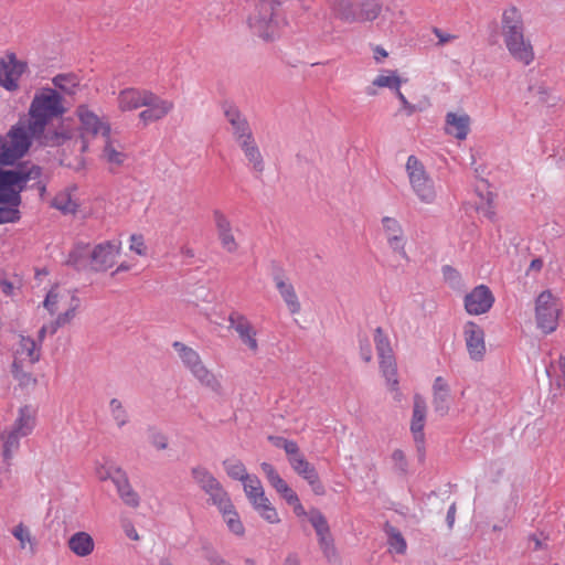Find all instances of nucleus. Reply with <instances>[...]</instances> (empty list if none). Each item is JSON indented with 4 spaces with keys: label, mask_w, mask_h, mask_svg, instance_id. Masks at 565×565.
<instances>
[{
    "label": "nucleus",
    "mask_w": 565,
    "mask_h": 565,
    "mask_svg": "<svg viewBox=\"0 0 565 565\" xmlns=\"http://www.w3.org/2000/svg\"><path fill=\"white\" fill-rule=\"evenodd\" d=\"M0 171L18 172L19 174L22 175V180L19 181L17 185H12L8 190L2 191V193L4 194L10 193L11 191L15 192L19 196L18 201H0V203L8 205L0 206V224L14 223L20 220V211L18 210V207L22 201L21 192L28 188V183H30L31 180L36 179L41 174V172H43V169L40 166L33 163L32 161H21L13 169H0Z\"/></svg>",
    "instance_id": "7ed1b4c3"
},
{
    "label": "nucleus",
    "mask_w": 565,
    "mask_h": 565,
    "mask_svg": "<svg viewBox=\"0 0 565 565\" xmlns=\"http://www.w3.org/2000/svg\"><path fill=\"white\" fill-rule=\"evenodd\" d=\"M477 210L487 218L493 220L495 216L494 207L492 205V193L488 194L484 205L478 206Z\"/></svg>",
    "instance_id": "052dcab7"
},
{
    "label": "nucleus",
    "mask_w": 565,
    "mask_h": 565,
    "mask_svg": "<svg viewBox=\"0 0 565 565\" xmlns=\"http://www.w3.org/2000/svg\"><path fill=\"white\" fill-rule=\"evenodd\" d=\"M109 478L116 486L118 495L122 502L131 508H138L140 504L139 494L130 486L127 473L119 467H109L107 476L103 479Z\"/></svg>",
    "instance_id": "4468645a"
},
{
    "label": "nucleus",
    "mask_w": 565,
    "mask_h": 565,
    "mask_svg": "<svg viewBox=\"0 0 565 565\" xmlns=\"http://www.w3.org/2000/svg\"><path fill=\"white\" fill-rule=\"evenodd\" d=\"M17 353L28 356L31 363H35L40 360V347L30 337H20V343Z\"/></svg>",
    "instance_id": "37998d69"
},
{
    "label": "nucleus",
    "mask_w": 565,
    "mask_h": 565,
    "mask_svg": "<svg viewBox=\"0 0 565 565\" xmlns=\"http://www.w3.org/2000/svg\"><path fill=\"white\" fill-rule=\"evenodd\" d=\"M274 281L290 313H299L301 305L298 300L294 286L280 274L274 276Z\"/></svg>",
    "instance_id": "cd10ccee"
},
{
    "label": "nucleus",
    "mask_w": 565,
    "mask_h": 565,
    "mask_svg": "<svg viewBox=\"0 0 565 565\" xmlns=\"http://www.w3.org/2000/svg\"><path fill=\"white\" fill-rule=\"evenodd\" d=\"M319 546L322 551L323 556L327 558L329 563L335 564L339 563V554L334 545V539L332 535L329 537H324L319 540Z\"/></svg>",
    "instance_id": "603ef678"
},
{
    "label": "nucleus",
    "mask_w": 565,
    "mask_h": 565,
    "mask_svg": "<svg viewBox=\"0 0 565 565\" xmlns=\"http://www.w3.org/2000/svg\"><path fill=\"white\" fill-rule=\"evenodd\" d=\"M406 171L411 186L417 198L423 203L431 204L436 199V191L424 164L415 156H409L406 162Z\"/></svg>",
    "instance_id": "39448f33"
},
{
    "label": "nucleus",
    "mask_w": 565,
    "mask_h": 565,
    "mask_svg": "<svg viewBox=\"0 0 565 565\" xmlns=\"http://www.w3.org/2000/svg\"><path fill=\"white\" fill-rule=\"evenodd\" d=\"M374 342L376 345L377 354L380 360H384L387 356H394L393 350L390 344L388 338L384 334V331L381 327L375 329L374 333Z\"/></svg>",
    "instance_id": "49530a36"
},
{
    "label": "nucleus",
    "mask_w": 565,
    "mask_h": 565,
    "mask_svg": "<svg viewBox=\"0 0 565 565\" xmlns=\"http://www.w3.org/2000/svg\"><path fill=\"white\" fill-rule=\"evenodd\" d=\"M34 426L35 416L31 407L28 405L21 407L12 429L6 436L3 444V457L6 460H9L12 451L18 449L20 438L31 434ZM2 438H4V436H2Z\"/></svg>",
    "instance_id": "0eeeda50"
},
{
    "label": "nucleus",
    "mask_w": 565,
    "mask_h": 565,
    "mask_svg": "<svg viewBox=\"0 0 565 565\" xmlns=\"http://www.w3.org/2000/svg\"><path fill=\"white\" fill-rule=\"evenodd\" d=\"M243 484L244 491L254 509L256 505H259V502H267L268 498L265 495L262 482L256 476L247 479V481H245Z\"/></svg>",
    "instance_id": "58836bf2"
},
{
    "label": "nucleus",
    "mask_w": 565,
    "mask_h": 565,
    "mask_svg": "<svg viewBox=\"0 0 565 565\" xmlns=\"http://www.w3.org/2000/svg\"><path fill=\"white\" fill-rule=\"evenodd\" d=\"M525 32V25L521 11L511 6L507 8L501 17V34L503 39L521 35Z\"/></svg>",
    "instance_id": "5701e85b"
},
{
    "label": "nucleus",
    "mask_w": 565,
    "mask_h": 565,
    "mask_svg": "<svg viewBox=\"0 0 565 565\" xmlns=\"http://www.w3.org/2000/svg\"><path fill=\"white\" fill-rule=\"evenodd\" d=\"M104 138L103 158L111 164L121 166L126 159V154L121 150V145L118 141H114L110 138V134Z\"/></svg>",
    "instance_id": "4c0bfd02"
},
{
    "label": "nucleus",
    "mask_w": 565,
    "mask_h": 565,
    "mask_svg": "<svg viewBox=\"0 0 565 565\" xmlns=\"http://www.w3.org/2000/svg\"><path fill=\"white\" fill-rule=\"evenodd\" d=\"M110 414L119 428L124 427L128 420V413L118 398H111L109 402Z\"/></svg>",
    "instance_id": "09e8293b"
},
{
    "label": "nucleus",
    "mask_w": 565,
    "mask_h": 565,
    "mask_svg": "<svg viewBox=\"0 0 565 565\" xmlns=\"http://www.w3.org/2000/svg\"><path fill=\"white\" fill-rule=\"evenodd\" d=\"M392 459L395 463V468L403 475L407 472V460L403 450L395 449L392 454Z\"/></svg>",
    "instance_id": "13d9d810"
},
{
    "label": "nucleus",
    "mask_w": 565,
    "mask_h": 565,
    "mask_svg": "<svg viewBox=\"0 0 565 565\" xmlns=\"http://www.w3.org/2000/svg\"><path fill=\"white\" fill-rule=\"evenodd\" d=\"M130 249L136 252L138 255H146V246H145V243H143V238L141 235H131L130 237Z\"/></svg>",
    "instance_id": "680f3d73"
},
{
    "label": "nucleus",
    "mask_w": 565,
    "mask_h": 565,
    "mask_svg": "<svg viewBox=\"0 0 565 565\" xmlns=\"http://www.w3.org/2000/svg\"><path fill=\"white\" fill-rule=\"evenodd\" d=\"M470 117L467 114L457 115L448 113L446 115V132L455 136L459 140H465L469 134Z\"/></svg>",
    "instance_id": "c756f323"
},
{
    "label": "nucleus",
    "mask_w": 565,
    "mask_h": 565,
    "mask_svg": "<svg viewBox=\"0 0 565 565\" xmlns=\"http://www.w3.org/2000/svg\"><path fill=\"white\" fill-rule=\"evenodd\" d=\"M224 115L232 126V134L237 145L254 137L248 120L236 106L226 105Z\"/></svg>",
    "instance_id": "6ab92c4d"
},
{
    "label": "nucleus",
    "mask_w": 565,
    "mask_h": 565,
    "mask_svg": "<svg viewBox=\"0 0 565 565\" xmlns=\"http://www.w3.org/2000/svg\"><path fill=\"white\" fill-rule=\"evenodd\" d=\"M360 354L366 363L372 360V348L367 339L360 341Z\"/></svg>",
    "instance_id": "0e129e2a"
},
{
    "label": "nucleus",
    "mask_w": 565,
    "mask_h": 565,
    "mask_svg": "<svg viewBox=\"0 0 565 565\" xmlns=\"http://www.w3.org/2000/svg\"><path fill=\"white\" fill-rule=\"evenodd\" d=\"M494 302V296L486 285L475 287L465 296V309L469 315H482L488 312Z\"/></svg>",
    "instance_id": "2eb2a0df"
},
{
    "label": "nucleus",
    "mask_w": 565,
    "mask_h": 565,
    "mask_svg": "<svg viewBox=\"0 0 565 565\" xmlns=\"http://www.w3.org/2000/svg\"><path fill=\"white\" fill-rule=\"evenodd\" d=\"M230 327L235 329L241 341L246 344L253 352H257L258 343L256 340V331L247 320V318L238 312H232L228 317Z\"/></svg>",
    "instance_id": "412c9836"
},
{
    "label": "nucleus",
    "mask_w": 565,
    "mask_h": 565,
    "mask_svg": "<svg viewBox=\"0 0 565 565\" xmlns=\"http://www.w3.org/2000/svg\"><path fill=\"white\" fill-rule=\"evenodd\" d=\"M384 530L387 535V543L391 550L395 551L397 554H404L406 552L407 544L402 533L388 522L385 523Z\"/></svg>",
    "instance_id": "a19ab883"
},
{
    "label": "nucleus",
    "mask_w": 565,
    "mask_h": 565,
    "mask_svg": "<svg viewBox=\"0 0 565 565\" xmlns=\"http://www.w3.org/2000/svg\"><path fill=\"white\" fill-rule=\"evenodd\" d=\"M309 521L316 531L318 541L332 535L326 516L319 510L311 511Z\"/></svg>",
    "instance_id": "a18cd8bd"
},
{
    "label": "nucleus",
    "mask_w": 565,
    "mask_h": 565,
    "mask_svg": "<svg viewBox=\"0 0 565 565\" xmlns=\"http://www.w3.org/2000/svg\"><path fill=\"white\" fill-rule=\"evenodd\" d=\"M64 295H62L57 288V286H54L50 289L47 292L43 306L44 308L51 313L54 315L57 310V302L60 299H62Z\"/></svg>",
    "instance_id": "6e6d98bb"
},
{
    "label": "nucleus",
    "mask_w": 565,
    "mask_h": 565,
    "mask_svg": "<svg viewBox=\"0 0 565 565\" xmlns=\"http://www.w3.org/2000/svg\"><path fill=\"white\" fill-rule=\"evenodd\" d=\"M359 0H327V3L334 15L344 23H354V12L352 8Z\"/></svg>",
    "instance_id": "473e14b6"
},
{
    "label": "nucleus",
    "mask_w": 565,
    "mask_h": 565,
    "mask_svg": "<svg viewBox=\"0 0 565 565\" xmlns=\"http://www.w3.org/2000/svg\"><path fill=\"white\" fill-rule=\"evenodd\" d=\"M433 33L436 35V38L438 39V43L437 45H444L448 42H450L451 40L456 39L457 36L454 35V34H449V33H445L444 31H441L440 29L438 28H434L433 29Z\"/></svg>",
    "instance_id": "338daca9"
},
{
    "label": "nucleus",
    "mask_w": 565,
    "mask_h": 565,
    "mask_svg": "<svg viewBox=\"0 0 565 565\" xmlns=\"http://www.w3.org/2000/svg\"><path fill=\"white\" fill-rule=\"evenodd\" d=\"M147 97L150 103L145 104L147 109L139 114V118L143 121L145 125L160 120L173 108L172 102L161 99L153 93H151V95H147Z\"/></svg>",
    "instance_id": "4be33fe9"
},
{
    "label": "nucleus",
    "mask_w": 565,
    "mask_h": 565,
    "mask_svg": "<svg viewBox=\"0 0 565 565\" xmlns=\"http://www.w3.org/2000/svg\"><path fill=\"white\" fill-rule=\"evenodd\" d=\"M213 218L222 247L227 253H235L238 249V244L235 239L231 221L220 210L213 211Z\"/></svg>",
    "instance_id": "aec40b11"
},
{
    "label": "nucleus",
    "mask_w": 565,
    "mask_h": 565,
    "mask_svg": "<svg viewBox=\"0 0 565 565\" xmlns=\"http://www.w3.org/2000/svg\"><path fill=\"white\" fill-rule=\"evenodd\" d=\"M28 70V63L18 60L14 53H8L0 60V86L13 92L19 87V77Z\"/></svg>",
    "instance_id": "f8f14e48"
},
{
    "label": "nucleus",
    "mask_w": 565,
    "mask_h": 565,
    "mask_svg": "<svg viewBox=\"0 0 565 565\" xmlns=\"http://www.w3.org/2000/svg\"><path fill=\"white\" fill-rule=\"evenodd\" d=\"M268 440L277 448H282L288 460L300 450L298 444L281 436H268Z\"/></svg>",
    "instance_id": "8fccbe9b"
},
{
    "label": "nucleus",
    "mask_w": 565,
    "mask_h": 565,
    "mask_svg": "<svg viewBox=\"0 0 565 565\" xmlns=\"http://www.w3.org/2000/svg\"><path fill=\"white\" fill-rule=\"evenodd\" d=\"M427 405L425 398L415 394L413 403V415L411 420V431L414 437L418 460L423 462L425 460V434L424 427L426 422Z\"/></svg>",
    "instance_id": "1a4fd4ad"
},
{
    "label": "nucleus",
    "mask_w": 565,
    "mask_h": 565,
    "mask_svg": "<svg viewBox=\"0 0 565 565\" xmlns=\"http://www.w3.org/2000/svg\"><path fill=\"white\" fill-rule=\"evenodd\" d=\"M382 226L390 248L405 262H408L409 258L405 250L406 237L401 223L394 217L384 216Z\"/></svg>",
    "instance_id": "dca6fc26"
},
{
    "label": "nucleus",
    "mask_w": 565,
    "mask_h": 565,
    "mask_svg": "<svg viewBox=\"0 0 565 565\" xmlns=\"http://www.w3.org/2000/svg\"><path fill=\"white\" fill-rule=\"evenodd\" d=\"M66 113L62 95L50 87L36 92L28 111L29 128L34 135L49 134V124Z\"/></svg>",
    "instance_id": "f03ea898"
},
{
    "label": "nucleus",
    "mask_w": 565,
    "mask_h": 565,
    "mask_svg": "<svg viewBox=\"0 0 565 565\" xmlns=\"http://www.w3.org/2000/svg\"><path fill=\"white\" fill-rule=\"evenodd\" d=\"M537 327L544 333L553 332L557 327L559 307L556 298L550 290L542 291L535 301Z\"/></svg>",
    "instance_id": "6e6552de"
},
{
    "label": "nucleus",
    "mask_w": 565,
    "mask_h": 565,
    "mask_svg": "<svg viewBox=\"0 0 565 565\" xmlns=\"http://www.w3.org/2000/svg\"><path fill=\"white\" fill-rule=\"evenodd\" d=\"M76 113L84 131L94 136L102 134L103 137H107L110 134L109 124L103 122L96 114L88 109L87 106H78Z\"/></svg>",
    "instance_id": "393cba45"
},
{
    "label": "nucleus",
    "mask_w": 565,
    "mask_h": 565,
    "mask_svg": "<svg viewBox=\"0 0 565 565\" xmlns=\"http://www.w3.org/2000/svg\"><path fill=\"white\" fill-rule=\"evenodd\" d=\"M172 345L184 365L190 369L192 374L201 382V384L214 392H217L221 388L220 382L216 380L214 374L203 365L196 351L179 341L173 342Z\"/></svg>",
    "instance_id": "423d86ee"
},
{
    "label": "nucleus",
    "mask_w": 565,
    "mask_h": 565,
    "mask_svg": "<svg viewBox=\"0 0 565 565\" xmlns=\"http://www.w3.org/2000/svg\"><path fill=\"white\" fill-rule=\"evenodd\" d=\"M22 175L18 172L0 171V201L3 202H15L18 201V194L11 191L8 194L2 193L3 190H8L12 185H17L21 181Z\"/></svg>",
    "instance_id": "e433bc0d"
},
{
    "label": "nucleus",
    "mask_w": 565,
    "mask_h": 565,
    "mask_svg": "<svg viewBox=\"0 0 565 565\" xmlns=\"http://www.w3.org/2000/svg\"><path fill=\"white\" fill-rule=\"evenodd\" d=\"M404 81L397 76L395 71H387V75L381 74L374 81L373 85L377 87H387L394 89L395 93L399 89Z\"/></svg>",
    "instance_id": "de8ad7c7"
},
{
    "label": "nucleus",
    "mask_w": 565,
    "mask_h": 565,
    "mask_svg": "<svg viewBox=\"0 0 565 565\" xmlns=\"http://www.w3.org/2000/svg\"><path fill=\"white\" fill-rule=\"evenodd\" d=\"M147 433L148 439L154 448L158 450H164L168 448V437L162 431L156 427H149Z\"/></svg>",
    "instance_id": "5fc2aeb1"
},
{
    "label": "nucleus",
    "mask_w": 565,
    "mask_h": 565,
    "mask_svg": "<svg viewBox=\"0 0 565 565\" xmlns=\"http://www.w3.org/2000/svg\"><path fill=\"white\" fill-rule=\"evenodd\" d=\"M255 12L248 18L249 28L254 34L266 42L278 36V7L277 0H253Z\"/></svg>",
    "instance_id": "20e7f679"
},
{
    "label": "nucleus",
    "mask_w": 565,
    "mask_h": 565,
    "mask_svg": "<svg viewBox=\"0 0 565 565\" xmlns=\"http://www.w3.org/2000/svg\"><path fill=\"white\" fill-rule=\"evenodd\" d=\"M380 367L383 376L391 391L396 393L395 399H401V393L398 392V377H397V365L394 356H387L384 360H380Z\"/></svg>",
    "instance_id": "f704fd0d"
},
{
    "label": "nucleus",
    "mask_w": 565,
    "mask_h": 565,
    "mask_svg": "<svg viewBox=\"0 0 565 565\" xmlns=\"http://www.w3.org/2000/svg\"><path fill=\"white\" fill-rule=\"evenodd\" d=\"M433 408L436 414L444 417L450 411V387L443 376H437L433 384Z\"/></svg>",
    "instance_id": "b1692460"
},
{
    "label": "nucleus",
    "mask_w": 565,
    "mask_h": 565,
    "mask_svg": "<svg viewBox=\"0 0 565 565\" xmlns=\"http://www.w3.org/2000/svg\"><path fill=\"white\" fill-rule=\"evenodd\" d=\"M559 374L556 379V385L558 387H565V358H561L558 362Z\"/></svg>",
    "instance_id": "774afa93"
},
{
    "label": "nucleus",
    "mask_w": 565,
    "mask_h": 565,
    "mask_svg": "<svg viewBox=\"0 0 565 565\" xmlns=\"http://www.w3.org/2000/svg\"><path fill=\"white\" fill-rule=\"evenodd\" d=\"M238 147L243 151L252 169L257 173H263L265 171V160L255 137L238 143Z\"/></svg>",
    "instance_id": "c85d7f7f"
},
{
    "label": "nucleus",
    "mask_w": 565,
    "mask_h": 565,
    "mask_svg": "<svg viewBox=\"0 0 565 565\" xmlns=\"http://www.w3.org/2000/svg\"><path fill=\"white\" fill-rule=\"evenodd\" d=\"M255 510L264 520L271 524L278 523L280 521L276 509L271 505L268 499L267 502H259V505H256Z\"/></svg>",
    "instance_id": "864d4df0"
},
{
    "label": "nucleus",
    "mask_w": 565,
    "mask_h": 565,
    "mask_svg": "<svg viewBox=\"0 0 565 565\" xmlns=\"http://www.w3.org/2000/svg\"><path fill=\"white\" fill-rule=\"evenodd\" d=\"M216 505L222 512L230 531L235 535L242 536L245 532V529L242 521L239 520L237 512L234 509V505L230 500V497L226 498V502H222L221 504Z\"/></svg>",
    "instance_id": "72a5a7b5"
},
{
    "label": "nucleus",
    "mask_w": 565,
    "mask_h": 565,
    "mask_svg": "<svg viewBox=\"0 0 565 565\" xmlns=\"http://www.w3.org/2000/svg\"><path fill=\"white\" fill-rule=\"evenodd\" d=\"M463 335L467 351L473 361H481L486 354L483 329L473 321H468L463 327Z\"/></svg>",
    "instance_id": "f3484780"
},
{
    "label": "nucleus",
    "mask_w": 565,
    "mask_h": 565,
    "mask_svg": "<svg viewBox=\"0 0 565 565\" xmlns=\"http://www.w3.org/2000/svg\"><path fill=\"white\" fill-rule=\"evenodd\" d=\"M192 478L200 486V488L210 497L213 504H221L226 502L228 497L222 484L217 479L204 467H194L191 470Z\"/></svg>",
    "instance_id": "9b49d317"
},
{
    "label": "nucleus",
    "mask_w": 565,
    "mask_h": 565,
    "mask_svg": "<svg viewBox=\"0 0 565 565\" xmlns=\"http://www.w3.org/2000/svg\"><path fill=\"white\" fill-rule=\"evenodd\" d=\"M51 205L64 214H75L78 209V204L72 200L67 191L57 193L52 200Z\"/></svg>",
    "instance_id": "79ce46f5"
},
{
    "label": "nucleus",
    "mask_w": 565,
    "mask_h": 565,
    "mask_svg": "<svg viewBox=\"0 0 565 565\" xmlns=\"http://www.w3.org/2000/svg\"><path fill=\"white\" fill-rule=\"evenodd\" d=\"M226 473L234 480H239L243 483L250 479L253 476L248 475L244 463L238 459H226L223 461Z\"/></svg>",
    "instance_id": "c03bdc74"
},
{
    "label": "nucleus",
    "mask_w": 565,
    "mask_h": 565,
    "mask_svg": "<svg viewBox=\"0 0 565 565\" xmlns=\"http://www.w3.org/2000/svg\"><path fill=\"white\" fill-rule=\"evenodd\" d=\"M288 462L292 470L309 483L315 494L323 495L326 493L324 486L320 481L317 469L306 459L300 450L297 455L292 456Z\"/></svg>",
    "instance_id": "ddd939ff"
},
{
    "label": "nucleus",
    "mask_w": 565,
    "mask_h": 565,
    "mask_svg": "<svg viewBox=\"0 0 565 565\" xmlns=\"http://www.w3.org/2000/svg\"><path fill=\"white\" fill-rule=\"evenodd\" d=\"M52 82L56 88L67 95H74L79 87V78L74 73L57 74Z\"/></svg>",
    "instance_id": "ea45409f"
},
{
    "label": "nucleus",
    "mask_w": 565,
    "mask_h": 565,
    "mask_svg": "<svg viewBox=\"0 0 565 565\" xmlns=\"http://www.w3.org/2000/svg\"><path fill=\"white\" fill-rule=\"evenodd\" d=\"M13 376L15 380L19 381L20 385L28 386V385H35L36 379L33 377L30 373L22 371H13Z\"/></svg>",
    "instance_id": "e2e57ef3"
},
{
    "label": "nucleus",
    "mask_w": 565,
    "mask_h": 565,
    "mask_svg": "<svg viewBox=\"0 0 565 565\" xmlns=\"http://www.w3.org/2000/svg\"><path fill=\"white\" fill-rule=\"evenodd\" d=\"M119 252L120 243L107 241L96 245L89 254V270L106 271L115 265Z\"/></svg>",
    "instance_id": "9d476101"
},
{
    "label": "nucleus",
    "mask_w": 565,
    "mask_h": 565,
    "mask_svg": "<svg viewBox=\"0 0 565 565\" xmlns=\"http://www.w3.org/2000/svg\"><path fill=\"white\" fill-rule=\"evenodd\" d=\"M319 546L322 551L323 556L327 558L329 563L335 564L339 563V554L334 545V539L332 535L329 537H324L319 540Z\"/></svg>",
    "instance_id": "3c124183"
},
{
    "label": "nucleus",
    "mask_w": 565,
    "mask_h": 565,
    "mask_svg": "<svg viewBox=\"0 0 565 565\" xmlns=\"http://www.w3.org/2000/svg\"><path fill=\"white\" fill-rule=\"evenodd\" d=\"M505 47L510 55L523 65H530L535 57L534 47L525 34L514 35L503 39Z\"/></svg>",
    "instance_id": "a211bd4d"
},
{
    "label": "nucleus",
    "mask_w": 565,
    "mask_h": 565,
    "mask_svg": "<svg viewBox=\"0 0 565 565\" xmlns=\"http://www.w3.org/2000/svg\"><path fill=\"white\" fill-rule=\"evenodd\" d=\"M88 244H76L70 252L66 264L74 267L77 271L89 269Z\"/></svg>",
    "instance_id": "c9c22d12"
},
{
    "label": "nucleus",
    "mask_w": 565,
    "mask_h": 565,
    "mask_svg": "<svg viewBox=\"0 0 565 565\" xmlns=\"http://www.w3.org/2000/svg\"><path fill=\"white\" fill-rule=\"evenodd\" d=\"M12 534L20 542L21 548H24L25 542H31L30 531L23 525V523L18 524L13 529Z\"/></svg>",
    "instance_id": "4d7b16f0"
},
{
    "label": "nucleus",
    "mask_w": 565,
    "mask_h": 565,
    "mask_svg": "<svg viewBox=\"0 0 565 565\" xmlns=\"http://www.w3.org/2000/svg\"><path fill=\"white\" fill-rule=\"evenodd\" d=\"M147 95H151L149 90H139L135 88H127L119 93L118 104L122 111L137 109L145 104H149Z\"/></svg>",
    "instance_id": "bb28decb"
},
{
    "label": "nucleus",
    "mask_w": 565,
    "mask_h": 565,
    "mask_svg": "<svg viewBox=\"0 0 565 565\" xmlns=\"http://www.w3.org/2000/svg\"><path fill=\"white\" fill-rule=\"evenodd\" d=\"M396 96H397V98L399 99V102H401V104H402V106H403V109L405 110V113H406V115H407V116H412V115L417 110L416 106H415V105H413V104H411V103L406 99L405 95L401 92V89H398V90L396 92Z\"/></svg>",
    "instance_id": "69168bd1"
},
{
    "label": "nucleus",
    "mask_w": 565,
    "mask_h": 565,
    "mask_svg": "<svg viewBox=\"0 0 565 565\" xmlns=\"http://www.w3.org/2000/svg\"><path fill=\"white\" fill-rule=\"evenodd\" d=\"M358 3L359 14H354V23L373 22L383 10L381 0H359Z\"/></svg>",
    "instance_id": "2f4dec72"
},
{
    "label": "nucleus",
    "mask_w": 565,
    "mask_h": 565,
    "mask_svg": "<svg viewBox=\"0 0 565 565\" xmlns=\"http://www.w3.org/2000/svg\"><path fill=\"white\" fill-rule=\"evenodd\" d=\"M529 92L534 95V97L537 99L541 104H547L548 102V88L544 85H537V86H530Z\"/></svg>",
    "instance_id": "bf43d9fd"
},
{
    "label": "nucleus",
    "mask_w": 565,
    "mask_h": 565,
    "mask_svg": "<svg viewBox=\"0 0 565 565\" xmlns=\"http://www.w3.org/2000/svg\"><path fill=\"white\" fill-rule=\"evenodd\" d=\"M67 546L75 555L85 557L92 554L95 543L90 534L81 531L68 539Z\"/></svg>",
    "instance_id": "7c9ffc66"
},
{
    "label": "nucleus",
    "mask_w": 565,
    "mask_h": 565,
    "mask_svg": "<svg viewBox=\"0 0 565 565\" xmlns=\"http://www.w3.org/2000/svg\"><path fill=\"white\" fill-rule=\"evenodd\" d=\"M260 468L269 484L286 500L287 503H295L297 501V493L279 476L273 465L263 462Z\"/></svg>",
    "instance_id": "a878e982"
},
{
    "label": "nucleus",
    "mask_w": 565,
    "mask_h": 565,
    "mask_svg": "<svg viewBox=\"0 0 565 565\" xmlns=\"http://www.w3.org/2000/svg\"><path fill=\"white\" fill-rule=\"evenodd\" d=\"M10 145L0 137V164L11 166L18 159L22 158L31 148L32 141H38L41 146H60L70 135L64 130H49V134L34 135L29 128V120L23 117L13 125L9 132Z\"/></svg>",
    "instance_id": "f257e3e1"
}]
</instances>
